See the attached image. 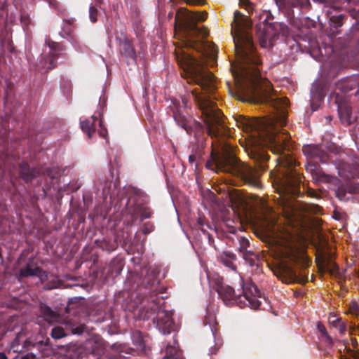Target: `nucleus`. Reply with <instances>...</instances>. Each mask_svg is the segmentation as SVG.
<instances>
[{"label":"nucleus","instance_id":"34","mask_svg":"<svg viewBox=\"0 0 359 359\" xmlns=\"http://www.w3.org/2000/svg\"><path fill=\"white\" fill-rule=\"evenodd\" d=\"M338 327L340 334H344L346 331V324L344 323H341Z\"/></svg>","mask_w":359,"mask_h":359},{"label":"nucleus","instance_id":"36","mask_svg":"<svg viewBox=\"0 0 359 359\" xmlns=\"http://www.w3.org/2000/svg\"><path fill=\"white\" fill-rule=\"evenodd\" d=\"M215 320V316H212V315H208L207 313V316H205V324L207 325V324H209L210 325L211 323V321Z\"/></svg>","mask_w":359,"mask_h":359},{"label":"nucleus","instance_id":"15","mask_svg":"<svg viewBox=\"0 0 359 359\" xmlns=\"http://www.w3.org/2000/svg\"><path fill=\"white\" fill-rule=\"evenodd\" d=\"M119 46L121 54L131 58L135 57V50L133 48L130 41L128 39L124 38L123 40H121L119 43Z\"/></svg>","mask_w":359,"mask_h":359},{"label":"nucleus","instance_id":"41","mask_svg":"<svg viewBox=\"0 0 359 359\" xmlns=\"http://www.w3.org/2000/svg\"><path fill=\"white\" fill-rule=\"evenodd\" d=\"M275 1L278 6L283 4V0H275Z\"/></svg>","mask_w":359,"mask_h":359},{"label":"nucleus","instance_id":"44","mask_svg":"<svg viewBox=\"0 0 359 359\" xmlns=\"http://www.w3.org/2000/svg\"><path fill=\"white\" fill-rule=\"evenodd\" d=\"M351 341H352V344L353 346L357 345V340H356V339H355V338L354 339H351Z\"/></svg>","mask_w":359,"mask_h":359},{"label":"nucleus","instance_id":"5","mask_svg":"<svg viewBox=\"0 0 359 359\" xmlns=\"http://www.w3.org/2000/svg\"><path fill=\"white\" fill-rule=\"evenodd\" d=\"M210 286L217 291L219 298L227 305H231L238 302L241 298V294H236L234 289L223 283V278L217 273L208 274Z\"/></svg>","mask_w":359,"mask_h":359},{"label":"nucleus","instance_id":"13","mask_svg":"<svg viewBox=\"0 0 359 359\" xmlns=\"http://www.w3.org/2000/svg\"><path fill=\"white\" fill-rule=\"evenodd\" d=\"M219 262L226 267L230 269L233 271H237V266L234 264L236 260V255L232 252L226 251L223 252L219 257Z\"/></svg>","mask_w":359,"mask_h":359},{"label":"nucleus","instance_id":"33","mask_svg":"<svg viewBox=\"0 0 359 359\" xmlns=\"http://www.w3.org/2000/svg\"><path fill=\"white\" fill-rule=\"evenodd\" d=\"M346 196L345 191L343 189H339V190L337 192V196L340 200H344Z\"/></svg>","mask_w":359,"mask_h":359},{"label":"nucleus","instance_id":"14","mask_svg":"<svg viewBox=\"0 0 359 359\" xmlns=\"http://www.w3.org/2000/svg\"><path fill=\"white\" fill-rule=\"evenodd\" d=\"M181 128L184 129L188 135L195 134L198 129V123L191 117L185 118L181 115Z\"/></svg>","mask_w":359,"mask_h":359},{"label":"nucleus","instance_id":"4","mask_svg":"<svg viewBox=\"0 0 359 359\" xmlns=\"http://www.w3.org/2000/svg\"><path fill=\"white\" fill-rule=\"evenodd\" d=\"M303 152L309 159L307 170L312 173L313 178L317 181H327L329 175L319 170L318 165L320 163H327L329 155L317 146L306 145L303 147Z\"/></svg>","mask_w":359,"mask_h":359},{"label":"nucleus","instance_id":"43","mask_svg":"<svg viewBox=\"0 0 359 359\" xmlns=\"http://www.w3.org/2000/svg\"><path fill=\"white\" fill-rule=\"evenodd\" d=\"M106 133L107 131L105 130H102V131H100V135L103 137H105Z\"/></svg>","mask_w":359,"mask_h":359},{"label":"nucleus","instance_id":"3","mask_svg":"<svg viewBox=\"0 0 359 359\" xmlns=\"http://www.w3.org/2000/svg\"><path fill=\"white\" fill-rule=\"evenodd\" d=\"M181 78L189 84L200 86L202 90L212 94L216 90L215 78L212 72L203 69L201 62L191 53L183 48L199 51L202 47L201 41L188 37L189 34L196 36L203 34L197 26V22L205 21L207 13L197 14L181 6Z\"/></svg>","mask_w":359,"mask_h":359},{"label":"nucleus","instance_id":"20","mask_svg":"<svg viewBox=\"0 0 359 359\" xmlns=\"http://www.w3.org/2000/svg\"><path fill=\"white\" fill-rule=\"evenodd\" d=\"M346 15L344 14H339L337 15H332L330 18V25L332 27L337 29L341 27L344 24V20Z\"/></svg>","mask_w":359,"mask_h":359},{"label":"nucleus","instance_id":"47","mask_svg":"<svg viewBox=\"0 0 359 359\" xmlns=\"http://www.w3.org/2000/svg\"><path fill=\"white\" fill-rule=\"evenodd\" d=\"M92 119L94 121L95 119V118L94 117V116H92Z\"/></svg>","mask_w":359,"mask_h":359},{"label":"nucleus","instance_id":"16","mask_svg":"<svg viewBox=\"0 0 359 359\" xmlns=\"http://www.w3.org/2000/svg\"><path fill=\"white\" fill-rule=\"evenodd\" d=\"M316 262L318 267L321 269H324L325 268L328 269L330 266H332L331 272L338 269L337 264L332 263L331 259L330 258H326L323 255H317Z\"/></svg>","mask_w":359,"mask_h":359},{"label":"nucleus","instance_id":"10","mask_svg":"<svg viewBox=\"0 0 359 359\" xmlns=\"http://www.w3.org/2000/svg\"><path fill=\"white\" fill-rule=\"evenodd\" d=\"M338 113L341 123L345 126L351 125L356 119L352 114L351 107L346 104L338 106Z\"/></svg>","mask_w":359,"mask_h":359},{"label":"nucleus","instance_id":"23","mask_svg":"<svg viewBox=\"0 0 359 359\" xmlns=\"http://www.w3.org/2000/svg\"><path fill=\"white\" fill-rule=\"evenodd\" d=\"M242 257L250 266H253L255 265V261L257 259V255L251 250L242 252Z\"/></svg>","mask_w":359,"mask_h":359},{"label":"nucleus","instance_id":"18","mask_svg":"<svg viewBox=\"0 0 359 359\" xmlns=\"http://www.w3.org/2000/svg\"><path fill=\"white\" fill-rule=\"evenodd\" d=\"M317 329H318V332H320V338L323 341H324L327 345L332 346L333 340H332V337L328 334L325 325L322 323L318 322L317 323Z\"/></svg>","mask_w":359,"mask_h":359},{"label":"nucleus","instance_id":"22","mask_svg":"<svg viewBox=\"0 0 359 359\" xmlns=\"http://www.w3.org/2000/svg\"><path fill=\"white\" fill-rule=\"evenodd\" d=\"M42 313L46 320H47L48 323H53L57 321V315L49 307H42Z\"/></svg>","mask_w":359,"mask_h":359},{"label":"nucleus","instance_id":"26","mask_svg":"<svg viewBox=\"0 0 359 359\" xmlns=\"http://www.w3.org/2000/svg\"><path fill=\"white\" fill-rule=\"evenodd\" d=\"M349 313L351 315L359 316V304L355 301H352L349 304Z\"/></svg>","mask_w":359,"mask_h":359},{"label":"nucleus","instance_id":"11","mask_svg":"<svg viewBox=\"0 0 359 359\" xmlns=\"http://www.w3.org/2000/svg\"><path fill=\"white\" fill-rule=\"evenodd\" d=\"M20 278L38 276L41 280H43L44 278L46 277V275L39 267L33 264H28L25 268L20 270Z\"/></svg>","mask_w":359,"mask_h":359},{"label":"nucleus","instance_id":"12","mask_svg":"<svg viewBox=\"0 0 359 359\" xmlns=\"http://www.w3.org/2000/svg\"><path fill=\"white\" fill-rule=\"evenodd\" d=\"M157 326L163 334H169L173 328V322L168 314L159 313Z\"/></svg>","mask_w":359,"mask_h":359},{"label":"nucleus","instance_id":"42","mask_svg":"<svg viewBox=\"0 0 359 359\" xmlns=\"http://www.w3.org/2000/svg\"><path fill=\"white\" fill-rule=\"evenodd\" d=\"M0 359H7V357L4 353H0Z\"/></svg>","mask_w":359,"mask_h":359},{"label":"nucleus","instance_id":"1","mask_svg":"<svg viewBox=\"0 0 359 359\" xmlns=\"http://www.w3.org/2000/svg\"><path fill=\"white\" fill-rule=\"evenodd\" d=\"M250 27V19L239 11H236L231 24V34L238 62L236 76L241 80L242 90L253 101H270L276 107L282 108L280 114L275 118L271 123V128L266 131V142L273 154H286L285 151H290L292 147L290 136L285 130L278 128L274 123H279L281 126L286 124L285 108L288 106L289 100L286 97L276 100L271 97V83L261 76L259 67L262 62L256 52L252 35L248 31Z\"/></svg>","mask_w":359,"mask_h":359},{"label":"nucleus","instance_id":"45","mask_svg":"<svg viewBox=\"0 0 359 359\" xmlns=\"http://www.w3.org/2000/svg\"><path fill=\"white\" fill-rule=\"evenodd\" d=\"M191 93L196 98L197 97V93L195 92V90H192Z\"/></svg>","mask_w":359,"mask_h":359},{"label":"nucleus","instance_id":"46","mask_svg":"<svg viewBox=\"0 0 359 359\" xmlns=\"http://www.w3.org/2000/svg\"><path fill=\"white\" fill-rule=\"evenodd\" d=\"M182 103H183L184 107H187V102L184 100H182Z\"/></svg>","mask_w":359,"mask_h":359},{"label":"nucleus","instance_id":"7","mask_svg":"<svg viewBox=\"0 0 359 359\" xmlns=\"http://www.w3.org/2000/svg\"><path fill=\"white\" fill-rule=\"evenodd\" d=\"M280 25L270 24L267 25H260L257 29V36L259 39V42L262 48H266L269 42H271L278 35L279 32L276 27Z\"/></svg>","mask_w":359,"mask_h":359},{"label":"nucleus","instance_id":"37","mask_svg":"<svg viewBox=\"0 0 359 359\" xmlns=\"http://www.w3.org/2000/svg\"><path fill=\"white\" fill-rule=\"evenodd\" d=\"M83 326H79V327H77L74 329L72 330V333L73 334H80L83 332Z\"/></svg>","mask_w":359,"mask_h":359},{"label":"nucleus","instance_id":"38","mask_svg":"<svg viewBox=\"0 0 359 359\" xmlns=\"http://www.w3.org/2000/svg\"><path fill=\"white\" fill-rule=\"evenodd\" d=\"M21 359H36V356L33 353H27L23 355Z\"/></svg>","mask_w":359,"mask_h":359},{"label":"nucleus","instance_id":"32","mask_svg":"<svg viewBox=\"0 0 359 359\" xmlns=\"http://www.w3.org/2000/svg\"><path fill=\"white\" fill-rule=\"evenodd\" d=\"M306 193H307V195L310 197H313V198H318L319 197V195L316 193V191L311 188H308Z\"/></svg>","mask_w":359,"mask_h":359},{"label":"nucleus","instance_id":"27","mask_svg":"<svg viewBox=\"0 0 359 359\" xmlns=\"http://www.w3.org/2000/svg\"><path fill=\"white\" fill-rule=\"evenodd\" d=\"M341 318L337 317L336 315H330L329 317V323L334 327H338L339 325L341 323Z\"/></svg>","mask_w":359,"mask_h":359},{"label":"nucleus","instance_id":"30","mask_svg":"<svg viewBox=\"0 0 359 359\" xmlns=\"http://www.w3.org/2000/svg\"><path fill=\"white\" fill-rule=\"evenodd\" d=\"M306 210L311 213L319 214L322 210V208L318 205L311 204L307 207Z\"/></svg>","mask_w":359,"mask_h":359},{"label":"nucleus","instance_id":"2","mask_svg":"<svg viewBox=\"0 0 359 359\" xmlns=\"http://www.w3.org/2000/svg\"><path fill=\"white\" fill-rule=\"evenodd\" d=\"M198 104L204 118L207 134L213 140L212 150L205 163L206 168L215 172L231 174L245 184L261 188V171L267 169L266 163L269 160L267 152L257 148L251 151L250 156L260 171L240 161L232 153V147L226 140L230 137V130L225 126L221 110L213 101L208 98L199 100Z\"/></svg>","mask_w":359,"mask_h":359},{"label":"nucleus","instance_id":"21","mask_svg":"<svg viewBox=\"0 0 359 359\" xmlns=\"http://www.w3.org/2000/svg\"><path fill=\"white\" fill-rule=\"evenodd\" d=\"M81 127L83 132L88 134L89 137H91L95 132V126L90 120H85L81 121Z\"/></svg>","mask_w":359,"mask_h":359},{"label":"nucleus","instance_id":"17","mask_svg":"<svg viewBox=\"0 0 359 359\" xmlns=\"http://www.w3.org/2000/svg\"><path fill=\"white\" fill-rule=\"evenodd\" d=\"M236 121L238 126H243L246 129H256L255 121L243 115H238Z\"/></svg>","mask_w":359,"mask_h":359},{"label":"nucleus","instance_id":"31","mask_svg":"<svg viewBox=\"0 0 359 359\" xmlns=\"http://www.w3.org/2000/svg\"><path fill=\"white\" fill-rule=\"evenodd\" d=\"M179 18H180V10L178 9L176 11V14H175V37H177V35L179 34V28H178Z\"/></svg>","mask_w":359,"mask_h":359},{"label":"nucleus","instance_id":"8","mask_svg":"<svg viewBox=\"0 0 359 359\" xmlns=\"http://www.w3.org/2000/svg\"><path fill=\"white\" fill-rule=\"evenodd\" d=\"M276 276L280 280L286 284L305 283L308 281L307 277H299L292 267L286 264L280 266Z\"/></svg>","mask_w":359,"mask_h":359},{"label":"nucleus","instance_id":"35","mask_svg":"<svg viewBox=\"0 0 359 359\" xmlns=\"http://www.w3.org/2000/svg\"><path fill=\"white\" fill-rule=\"evenodd\" d=\"M349 330H350V334H355V332L359 330V327L355 324H352L350 326Z\"/></svg>","mask_w":359,"mask_h":359},{"label":"nucleus","instance_id":"29","mask_svg":"<svg viewBox=\"0 0 359 359\" xmlns=\"http://www.w3.org/2000/svg\"><path fill=\"white\" fill-rule=\"evenodd\" d=\"M97 8L93 6H90V9H89V17H90V20L92 22H95L97 21Z\"/></svg>","mask_w":359,"mask_h":359},{"label":"nucleus","instance_id":"24","mask_svg":"<svg viewBox=\"0 0 359 359\" xmlns=\"http://www.w3.org/2000/svg\"><path fill=\"white\" fill-rule=\"evenodd\" d=\"M51 336L55 339H61L66 336L64 329L61 327H55L52 330Z\"/></svg>","mask_w":359,"mask_h":359},{"label":"nucleus","instance_id":"25","mask_svg":"<svg viewBox=\"0 0 359 359\" xmlns=\"http://www.w3.org/2000/svg\"><path fill=\"white\" fill-rule=\"evenodd\" d=\"M239 247L238 250L242 253L248 250V248L250 246V242L248 238L245 237H241L238 238Z\"/></svg>","mask_w":359,"mask_h":359},{"label":"nucleus","instance_id":"6","mask_svg":"<svg viewBox=\"0 0 359 359\" xmlns=\"http://www.w3.org/2000/svg\"><path fill=\"white\" fill-rule=\"evenodd\" d=\"M241 294L248 302L252 309H257L260 306L261 302L257 298L261 297V292L253 283H243Z\"/></svg>","mask_w":359,"mask_h":359},{"label":"nucleus","instance_id":"39","mask_svg":"<svg viewBox=\"0 0 359 359\" xmlns=\"http://www.w3.org/2000/svg\"><path fill=\"white\" fill-rule=\"evenodd\" d=\"M163 359H177L176 357H175L173 355L171 354V353H168V351H167V354L163 357Z\"/></svg>","mask_w":359,"mask_h":359},{"label":"nucleus","instance_id":"19","mask_svg":"<svg viewBox=\"0 0 359 359\" xmlns=\"http://www.w3.org/2000/svg\"><path fill=\"white\" fill-rule=\"evenodd\" d=\"M20 175L25 180L29 181L35 177V171L30 169L27 163H22L20 165Z\"/></svg>","mask_w":359,"mask_h":359},{"label":"nucleus","instance_id":"28","mask_svg":"<svg viewBox=\"0 0 359 359\" xmlns=\"http://www.w3.org/2000/svg\"><path fill=\"white\" fill-rule=\"evenodd\" d=\"M197 223L198 226H200L202 231L205 232L207 230L205 229V226H207V228L210 229V225L207 223L206 219L205 217H199L197 219Z\"/></svg>","mask_w":359,"mask_h":359},{"label":"nucleus","instance_id":"9","mask_svg":"<svg viewBox=\"0 0 359 359\" xmlns=\"http://www.w3.org/2000/svg\"><path fill=\"white\" fill-rule=\"evenodd\" d=\"M48 46L49 48V54L50 56L47 59H44L43 62H41V64L43 65V68L46 70L52 69L55 67V59L57 55V51L59 50V44L48 40L46 41Z\"/></svg>","mask_w":359,"mask_h":359},{"label":"nucleus","instance_id":"40","mask_svg":"<svg viewBox=\"0 0 359 359\" xmlns=\"http://www.w3.org/2000/svg\"><path fill=\"white\" fill-rule=\"evenodd\" d=\"M196 161V156L194 154H191L189 156V161L191 163H193Z\"/></svg>","mask_w":359,"mask_h":359}]
</instances>
